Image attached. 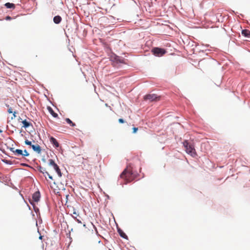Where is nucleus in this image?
Here are the masks:
<instances>
[{
  "label": "nucleus",
  "instance_id": "19",
  "mask_svg": "<svg viewBox=\"0 0 250 250\" xmlns=\"http://www.w3.org/2000/svg\"><path fill=\"white\" fill-rule=\"evenodd\" d=\"M115 60L117 62H119L120 63L124 62V60L123 59H120L118 57H116Z\"/></svg>",
  "mask_w": 250,
  "mask_h": 250
},
{
  "label": "nucleus",
  "instance_id": "24",
  "mask_svg": "<svg viewBox=\"0 0 250 250\" xmlns=\"http://www.w3.org/2000/svg\"><path fill=\"white\" fill-rule=\"evenodd\" d=\"M138 130V128L137 127H133V133H135Z\"/></svg>",
  "mask_w": 250,
  "mask_h": 250
},
{
  "label": "nucleus",
  "instance_id": "16",
  "mask_svg": "<svg viewBox=\"0 0 250 250\" xmlns=\"http://www.w3.org/2000/svg\"><path fill=\"white\" fill-rule=\"evenodd\" d=\"M5 6L7 8H13L14 9L15 7V4L13 3L7 2L5 4Z\"/></svg>",
  "mask_w": 250,
  "mask_h": 250
},
{
  "label": "nucleus",
  "instance_id": "22",
  "mask_svg": "<svg viewBox=\"0 0 250 250\" xmlns=\"http://www.w3.org/2000/svg\"><path fill=\"white\" fill-rule=\"evenodd\" d=\"M25 144L27 145H29V146H32V144H31V142L28 141V140H26L25 141Z\"/></svg>",
  "mask_w": 250,
  "mask_h": 250
},
{
  "label": "nucleus",
  "instance_id": "2",
  "mask_svg": "<svg viewBox=\"0 0 250 250\" xmlns=\"http://www.w3.org/2000/svg\"><path fill=\"white\" fill-rule=\"evenodd\" d=\"M183 145L185 148L186 152L193 157L197 156L196 150L194 146L191 143L188 142L187 140H185L183 142Z\"/></svg>",
  "mask_w": 250,
  "mask_h": 250
},
{
  "label": "nucleus",
  "instance_id": "7",
  "mask_svg": "<svg viewBox=\"0 0 250 250\" xmlns=\"http://www.w3.org/2000/svg\"><path fill=\"white\" fill-rule=\"evenodd\" d=\"M40 193L39 191L35 192L32 195V199L34 201L38 202L40 200Z\"/></svg>",
  "mask_w": 250,
  "mask_h": 250
},
{
  "label": "nucleus",
  "instance_id": "9",
  "mask_svg": "<svg viewBox=\"0 0 250 250\" xmlns=\"http://www.w3.org/2000/svg\"><path fill=\"white\" fill-rule=\"evenodd\" d=\"M32 149L38 153H40L41 152V148L40 146L37 144L36 145H33L31 146Z\"/></svg>",
  "mask_w": 250,
  "mask_h": 250
},
{
  "label": "nucleus",
  "instance_id": "10",
  "mask_svg": "<svg viewBox=\"0 0 250 250\" xmlns=\"http://www.w3.org/2000/svg\"><path fill=\"white\" fill-rule=\"evenodd\" d=\"M47 109L49 113L52 115V116L55 118L58 117V114L54 111L53 109L50 106H47Z\"/></svg>",
  "mask_w": 250,
  "mask_h": 250
},
{
  "label": "nucleus",
  "instance_id": "13",
  "mask_svg": "<svg viewBox=\"0 0 250 250\" xmlns=\"http://www.w3.org/2000/svg\"><path fill=\"white\" fill-rule=\"evenodd\" d=\"M21 123L23 124V127L24 128H27L29 126L32 125L31 123L27 121L26 120L22 121Z\"/></svg>",
  "mask_w": 250,
  "mask_h": 250
},
{
  "label": "nucleus",
  "instance_id": "21",
  "mask_svg": "<svg viewBox=\"0 0 250 250\" xmlns=\"http://www.w3.org/2000/svg\"><path fill=\"white\" fill-rule=\"evenodd\" d=\"M40 171L43 174H44L45 173V171H46L45 169V168H43V167H40Z\"/></svg>",
  "mask_w": 250,
  "mask_h": 250
},
{
  "label": "nucleus",
  "instance_id": "20",
  "mask_svg": "<svg viewBox=\"0 0 250 250\" xmlns=\"http://www.w3.org/2000/svg\"><path fill=\"white\" fill-rule=\"evenodd\" d=\"M29 155V153L27 151V150L26 149H25L23 151V156H28Z\"/></svg>",
  "mask_w": 250,
  "mask_h": 250
},
{
  "label": "nucleus",
  "instance_id": "11",
  "mask_svg": "<svg viewBox=\"0 0 250 250\" xmlns=\"http://www.w3.org/2000/svg\"><path fill=\"white\" fill-rule=\"evenodd\" d=\"M62 21V18L60 16H56L53 18L54 22L56 24H59Z\"/></svg>",
  "mask_w": 250,
  "mask_h": 250
},
{
  "label": "nucleus",
  "instance_id": "30",
  "mask_svg": "<svg viewBox=\"0 0 250 250\" xmlns=\"http://www.w3.org/2000/svg\"><path fill=\"white\" fill-rule=\"evenodd\" d=\"M42 236H40L39 238H40V239H42Z\"/></svg>",
  "mask_w": 250,
  "mask_h": 250
},
{
  "label": "nucleus",
  "instance_id": "14",
  "mask_svg": "<svg viewBox=\"0 0 250 250\" xmlns=\"http://www.w3.org/2000/svg\"><path fill=\"white\" fill-rule=\"evenodd\" d=\"M118 231L121 237L125 238L127 239V236L125 234V233L120 229H118Z\"/></svg>",
  "mask_w": 250,
  "mask_h": 250
},
{
  "label": "nucleus",
  "instance_id": "15",
  "mask_svg": "<svg viewBox=\"0 0 250 250\" xmlns=\"http://www.w3.org/2000/svg\"><path fill=\"white\" fill-rule=\"evenodd\" d=\"M49 164L50 166H52L54 169L56 168H57V167L58 166L52 159H50L49 160Z\"/></svg>",
  "mask_w": 250,
  "mask_h": 250
},
{
  "label": "nucleus",
  "instance_id": "17",
  "mask_svg": "<svg viewBox=\"0 0 250 250\" xmlns=\"http://www.w3.org/2000/svg\"><path fill=\"white\" fill-rule=\"evenodd\" d=\"M65 121H66V122L68 124H69V125H70V126H75V125H75V123H73V122L71 121V120H70V119H69V118H66V119H65Z\"/></svg>",
  "mask_w": 250,
  "mask_h": 250
},
{
  "label": "nucleus",
  "instance_id": "31",
  "mask_svg": "<svg viewBox=\"0 0 250 250\" xmlns=\"http://www.w3.org/2000/svg\"><path fill=\"white\" fill-rule=\"evenodd\" d=\"M20 120H21V118L20 117L19 119V121H20Z\"/></svg>",
  "mask_w": 250,
  "mask_h": 250
},
{
  "label": "nucleus",
  "instance_id": "3",
  "mask_svg": "<svg viewBox=\"0 0 250 250\" xmlns=\"http://www.w3.org/2000/svg\"><path fill=\"white\" fill-rule=\"evenodd\" d=\"M83 159L85 161V163H90L92 164L96 163L99 161V158L96 152L91 153L88 155H85L83 157Z\"/></svg>",
  "mask_w": 250,
  "mask_h": 250
},
{
  "label": "nucleus",
  "instance_id": "18",
  "mask_svg": "<svg viewBox=\"0 0 250 250\" xmlns=\"http://www.w3.org/2000/svg\"><path fill=\"white\" fill-rule=\"evenodd\" d=\"M55 170H56V171L57 172V174H58L59 176V177H61L62 176V173H61V170L59 167V166L57 167V168H56L55 169Z\"/></svg>",
  "mask_w": 250,
  "mask_h": 250
},
{
  "label": "nucleus",
  "instance_id": "8",
  "mask_svg": "<svg viewBox=\"0 0 250 250\" xmlns=\"http://www.w3.org/2000/svg\"><path fill=\"white\" fill-rule=\"evenodd\" d=\"M50 141L56 148L58 147L59 146V143L58 142L57 140L53 137H51L50 138Z\"/></svg>",
  "mask_w": 250,
  "mask_h": 250
},
{
  "label": "nucleus",
  "instance_id": "23",
  "mask_svg": "<svg viewBox=\"0 0 250 250\" xmlns=\"http://www.w3.org/2000/svg\"><path fill=\"white\" fill-rule=\"evenodd\" d=\"M45 173L48 176V178L51 180L53 179L52 176H51L47 171H45Z\"/></svg>",
  "mask_w": 250,
  "mask_h": 250
},
{
  "label": "nucleus",
  "instance_id": "29",
  "mask_svg": "<svg viewBox=\"0 0 250 250\" xmlns=\"http://www.w3.org/2000/svg\"><path fill=\"white\" fill-rule=\"evenodd\" d=\"M77 221L79 223H81V221H80L79 219H77Z\"/></svg>",
  "mask_w": 250,
  "mask_h": 250
},
{
  "label": "nucleus",
  "instance_id": "25",
  "mask_svg": "<svg viewBox=\"0 0 250 250\" xmlns=\"http://www.w3.org/2000/svg\"><path fill=\"white\" fill-rule=\"evenodd\" d=\"M8 112L9 113H13V111H12V109L11 107H10L8 109Z\"/></svg>",
  "mask_w": 250,
  "mask_h": 250
},
{
  "label": "nucleus",
  "instance_id": "5",
  "mask_svg": "<svg viewBox=\"0 0 250 250\" xmlns=\"http://www.w3.org/2000/svg\"><path fill=\"white\" fill-rule=\"evenodd\" d=\"M160 97L159 96H157L154 94H147L144 97V99L145 100H148L150 102L157 101L160 100Z\"/></svg>",
  "mask_w": 250,
  "mask_h": 250
},
{
  "label": "nucleus",
  "instance_id": "27",
  "mask_svg": "<svg viewBox=\"0 0 250 250\" xmlns=\"http://www.w3.org/2000/svg\"><path fill=\"white\" fill-rule=\"evenodd\" d=\"M13 117L14 118H15L16 117V112H14L13 113Z\"/></svg>",
  "mask_w": 250,
  "mask_h": 250
},
{
  "label": "nucleus",
  "instance_id": "4",
  "mask_svg": "<svg viewBox=\"0 0 250 250\" xmlns=\"http://www.w3.org/2000/svg\"><path fill=\"white\" fill-rule=\"evenodd\" d=\"M152 52L156 56L161 57L166 53V51L163 48L155 47L152 49Z\"/></svg>",
  "mask_w": 250,
  "mask_h": 250
},
{
  "label": "nucleus",
  "instance_id": "26",
  "mask_svg": "<svg viewBox=\"0 0 250 250\" xmlns=\"http://www.w3.org/2000/svg\"><path fill=\"white\" fill-rule=\"evenodd\" d=\"M119 122L120 123H125V121H124V120L123 119H119Z\"/></svg>",
  "mask_w": 250,
  "mask_h": 250
},
{
  "label": "nucleus",
  "instance_id": "28",
  "mask_svg": "<svg viewBox=\"0 0 250 250\" xmlns=\"http://www.w3.org/2000/svg\"><path fill=\"white\" fill-rule=\"evenodd\" d=\"M10 19H11V18L10 16H7L6 17V20H10Z\"/></svg>",
  "mask_w": 250,
  "mask_h": 250
},
{
  "label": "nucleus",
  "instance_id": "12",
  "mask_svg": "<svg viewBox=\"0 0 250 250\" xmlns=\"http://www.w3.org/2000/svg\"><path fill=\"white\" fill-rule=\"evenodd\" d=\"M242 34L244 36L247 37V38H250V32L249 30L245 29L243 30L242 31Z\"/></svg>",
  "mask_w": 250,
  "mask_h": 250
},
{
  "label": "nucleus",
  "instance_id": "6",
  "mask_svg": "<svg viewBox=\"0 0 250 250\" xmlns=\"http://www.w3.org/2000/svg\"><path fill=\"white\" fill-rule=\"evenodd\" d=\"M11 151H12L13 153L17 155H22L23 156V151L21 149H15L13 147H11L10 148Z\"/></svg>",
  "mask_w": 250,
  "mask_h": 250
},
{
  "label": "nucleus",
  "instance_id": "1",
  "mask_svg": "<svg viewBox=\"0 0 250 250\" xmlns=\"http://www.w3.org/2000/svg\"><path fill=\"white\" fill-rule=\"evenodd\" d=\"M121 178L124 179L126 182H130L134 179L132 169L130 167H127L120 175Z\"/></svg>",
  "mask_w": 250,
  "mask_h": 250
}]
</instances>
